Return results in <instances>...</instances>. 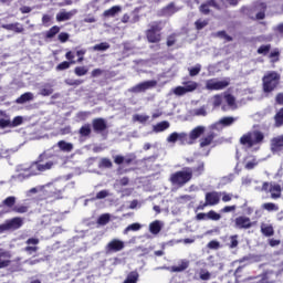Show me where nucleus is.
I'll list each match as a JSON object with an SVG mask.
<instances>
[{"instance_id":"1","label":"nucleus","mask_w":283,"mask_h":283,"mask_svg":"<svg viewBox=\"0 0 283 283\" xmlns=\"http://www.w3.org/2000/svg\"><path fill=\"white\" fill-rule=\"evenodd\" d=\"M52 154L48 153V150H44L38 156L36 160L31 163L27 171H31V176H41V174H44V171L54 169L56 161L50 160Z\"/></svg>"},{"instance_id":"2","label":"nucleus","mask_w":283,"mask_h":283,"mask_svg":"<svg viewBox=\"0 0 283 283\" xmlns=\"http://www.w3.org/2000/svg\"><path fill=\"white\" fill-rule=\"evenodd\" d=\"M281 78L282 76L280 75V73L275 71H270L265 73L262 77L264 94H271V92H275V90H277V85H280Z\"/></svg>"},{"instance_id":"3","label":"nucleus","mask_w":283,"mask_h":283,"mask_svg":"<svg viewBox=\"0 0 283 283\" xmlns=\"http://www.w3.org/2000/svg\"><path fill=\"white\" fill-rule=\"evenodd\" d=\"M191 167H185L182 170L171 174L169 178L175 187H185V185L191 182Z\"/></svg>"},{"instance_id":"4","label":"nucleus","mask_w":283,"mask_h":283,"mask_svg":"<svg viewBox=\"0 0 283 283\" xmlns=\"http://www.w3.org/2000/svg\"><path fill=\"white\" fill-rule=\"evenodd\" d=\"M264 142V133L260 130H253L248 134H244L240 138L241 145H248V147H253L255 145H261Z\"/></svg>"},{"instance_id":"5","label":"nucleus","mask_w":283,"mask_h":283,"mask_svg":"<svg viewBox=\"0 0 283 283\" xmlns=\"http://www.w3.org/2000/svg\"><path fill=\"white\" fill-rule=\"evenodd\" d=\"M220 198H222V192L210 191L206 193V201H200L196 208V211H205L206 207H216L220 205Z\"/></svg>"},{"instance_id":"6","label":"nucleus","mask_w":283,"mask_h":283,"mask_svg":"<svg viewBox=\"0 0 283 283\" xmlns=\"http://www.w3.org/2000/svg\"><path fill=\"white\" fill-rule=\"evenodd\" d=\"M23 227V218L15 217L6 220L0 224V233H6V231H17Z\"/></svg>"},{"instance_id":"7","label":"nucleus","mask_w":283,"mask_h":283,"mask_svg":"<svg viewBox=\"0 0 283 283\" xmlns=\"http://www.w3.org/2000/svg\"><path fill=\"white\" fill-rule=\"evenodd\" d=\"M180 145H192L191 139L187 133H172L167 137V143H178Z\"/></svg>"},{"instance_id":"8","label":"nucleus","mask_w":283,"mask_h":283,"mask_svg":"<svg viewBox=\"0 0 283 283\" xmlns=\"http://www.w3.org/2000/svg\"><path fill=\"white\" fill-rule=\"evenodd\" d=\"M156 85H158V82L154 80L145 81L130 87L128 92H132L133 94H140V92H147V90H151V87H156Z\"/></svg>"},{"instance_id":"9","label":"nucleus","mask_w":283,"mask_h":283,"mask_svg":"<svg viewBox=\"0 0 283 283\" xmlns=\"http://www.w3.org/2000/svg\"><path fill=\"white\" fill-rule=\"evenodd\" d=\"M123 249H125V241L119 239L111 240L105 247L106 253H118L123 251Z\"/></svg>"},{"instance_id":"10","label":"nucleus","mask_w":283,"mask_h":283,"mask_svg":"<svg viewBox=\"0 0 283 283\" xmlns=\"http://www.w3.org/2000/svg\"><path fill=\"white\" fill-rule=\"evenodd\" d=\"M92 128L95 134H103L107 129V120L103 117H97L92 120Z\"/></svg>"},{"instance_id":"11","label":"nucleus","mask_w":283,"mask_h":283,"mask_svg":"<svg viewBox=\"0 0 283 283\" xmlns=\"http://www.w3.org/2000/svg\"><path fill=\"white\" fill-rule=\"evenodd\" d=\"M251 227H253V223L249 217L240 216L234 219L235 229H251Z\"/></svg>"},{"instance_id":"12","label":"nucleus","mask_w":283,"mask_h":283,"mask_svg":"<svg viewBox=\"0 0 283 283\" xmlns=\"http://www.w3.org/2000/svg\"><path fill=\"white\" fill-rule=\"evenodd\" d=\"M206 87L207 90H214V91H219V90H224L226 87H229V82L227 81H216V80H209L206 83Z\"/></svg>"},{"instance_id":"13","label":"nucleus","mask_w":283,"mask_h":283,"mask_svg":"<svg viewBox=\"0 0 283 283\" xmlns=\"http://www.w3.org/2000/svg\"><path fill=\"white\" fill-rule=\"evenodd\" d=\"M10 258H12L10 251L0 249V269H8V266H10V263L12 262Z\"/></svg>"},{"instance_id":"14","label":"nucleus","mask_w":283,"mask_h":283,"mask_svg":"<svg viewBox=\"0 0 283 283\" xmlns=\"http://www.w3.org/2000/svg\"><path fill=\"white\" fill-rule=\"evenodd\" d=\"M80 140H87L92 136V124L86 123L78 129Z\"/></svg>"},{"instance_id":"15","label":"nucleus","mask_w":283,"mask_h":283,"mask_svg":"<svg viewBox=\"0 0 283 283\" xmlns=\"http://www.w3.org/2000/svg\"><path fill=\"white\" fill-rule=\"evenodd\" d=\"M206 130L207 128L205 126L195 127L188 135V137L190 138V143H192L193 145L196 143V139L200 138V136H202V134H205Z\"/></svg>"},{"instance_id":"16","label":"nucleus","mask_w":283,"mask_h":283,"mask_svg":"<svg viewBox=\"0 0 283 283\" xmlns=\"http://www.w3.org/2000/svg\"><path fill=\"white\" fill-rule=\"evenodd\" d=\"M1 28L3 30H9L11 32H15V34H21L24 32L23 24L15 22V23H10V24H2Z\"/></svg>"},{"instance_id":"17","label":"nucleus","mask_w":283,"mask_h":283,"mask_svg":"<svg viewBox=\"0 0 283 283\" xmlns=\"http://www.w3.org/2000/svg\"><path fill=\"white\" fill-rule=\"evenodd\" d=\"M189 260L184 259L179 261L178 265H172L170 268L171 273H182V271H187V269H189Z\"/></svg>"},{"instance_id":"18","label":"nucleus","mask_w":283,"mask_h":283,"mask_svg":"<svg viewBox=\"0 0 283 283\" xmlns=\"http://www.w3.org/2000/svg\"><path fill=\"white\" fill-rule=\"evenodd\" d=\"M78 12V10L73 9L71 11H61L56 14V21L59 22H63V21H70V19H72V17H74V14H76Z\"/></svg>"},{"instance_id":"19","label":"nucleus","mask_w":283,"mask_h":283,"mask_svg":"<svg viewBox=\"0 0 283 283\" xmlns=\"http://www.w3.org/2000/svg\"><path fill=\"white\" fill-rule=\"evenodd\" d=\"M269 192L271 193L272 200H277L282 198V186L279 184H271Z\"/></svg>"},{"instance_id":"20","label":"nucleus","mask_w":283,"mask_h":283,"mask_svg":"<svg viewBox=\"0 0 283 283\" xmlns=\"http://www.w3.org/2000/svg\"><path fill=\"white\" fill-rule=\"evenodd\" d=\"M123 11V8L120 6H114L111 9H107L103 12V17L105 19H112L116 17V14H119V12Z\"/></svg>"},{"instance_id":"21","label":"nucleus","mask_w":283,"mask_h":283,"mask_svg":"<svg viewBox=\"0 0 283 283\" xmlns=\"http://www.w3.org/2000/svg\"><path fill=\"white\" fill-rule=\"evenodd\" d=\"M205 174V161L199 160L197 163V166L191 168V178H193V176H202Z\"/></svg>"},{"instance_id":"22","label":"nucleus","mask_w":283,"mask_h":283,"mask_svg":"<svg viewBox=\"0 0 283 283\" xmlns=\"http://www.w3.org/2000/svg\"><path fill=\"white\" fill-rule=\"evenodd\" d=\"M30 101H34V94L27 92L22 94L20 97L15 99L18 105H24V103H30Z\"/></svg>"},{"instance_id":"23","label":"nucleus","mask_w":283,"mask_h":283,"mask_svg":"<svg viewBox=\"0 0 283 283\" xmlns=\"http://www.w3.org/2000/svg\"><path fill=\"white\" fill-rule=\"evenodd\" d=\"M256 8L260 10L256 15L255 19L258 21H262L263 19H266V2H260Z\"/></svg>"},{"instance_id":"24","label":"nucleus","mask_w":283,"mask_h":283,"mask_svg":"<svg viewBox=\"0 0 283 283\" xmlns=\"http://www.w3.org/2000/svg\"><path fill=\"white\" fill-rule=\"evenodd\" d=\"M40 96H52L54 94V85L46 83L44 84L39 92Z\"/></svg>"},{"instance_id":"25","label":"nucleus","mask_w":283,"mask_h":283,"mask_svg":"<svg viewBox=\"0 0 283 283\" xmlns=\"http://www.w3.org/2000/svg\"><path fill=\"white\" fill-rule=\"evenodd\" d=\"M237 262H239V264H242L244 262H247V264H253V262H260V256L255 254H247L243 258L239 259Z\"/></svg>"},{"instance_id":"26","label":"nucleus","mask_w":283,"mask_h":283,"mask_svg":"<svg viewBox=\"0 0 283 283\" xmlns=\"http://www.w3.org/2000/svg\"><path fill=\"white\" fill-rule=\"evenodd\" d=\"M214 138H216V133L208 134L206 137H202L200 139L199 147H201V148L209 147V145H211L213 143Z\"/></svg>"},{"instance_id":"27","label":"nucleus","mask_w":283,"mask_h":283,"mask_svg":"<svg viewBox=\"0 0 283 283\" xmlns=\"http://www.w3.org/2000/svg\"><path fill=\"white\" fill-rule=\"evenodd\" d=\"M148 28L147 32H157L160 34V30L165 28V23H163V21H154L149 23Z\"/></svg>"},{"instance_id":"28","label":"nucleus","mask_w":283,"mask_h":283,"mask_svg":"<svg viewBox=\"0 0 283 283\" xmlns=\"http://www.w3.org/2000/svg\"><path fill=\"white\" fill-rule=\"evenodd\" d=\"M57 147L60 148L61 151H65L66 154H70V151H73L74 149V144L67 143L65 140H60L57 143Z\"/></svg>"},{"instance_id":"29","label":"nucleus","mask_w":283,"mask_h":283,"mask_svg":"<svg viewBox=\"0 0 283 283\" xmlns=\"http://www.w3.org/2000/svg\"><path fill=\"white\" fill-rule=\"evenodd\" d=\"M244 167L248 169V171H251V169H255V167H258V159H255V157L248 156L244 158Z\"/></svg>"},{"instance_id":"30","label":"nucleus","mask_w":283,"mask_h":283,"mask_svg":"<svg viewBox=\"0 0 283 283\" xmlns=\"http://www.w3.org/2000/svg\"><path fill=\"white\" fill-rule=\"evenodd\" d=\"M14 205H17V197L14 196H10V197H7L4 200H2L1 202V206L2 207H7L8 209H14Z\"/></svg>"},{"instance_id":"31","label":"nucleus","mask_w":283,"mask_h":283,"mask_svg":"<svg viewBox=\"0 0 283 283\" xmlns=\"http://www.w3.org/2000/svg\"><path fill=\"white\" fill-rule=\"evenodd\" d=\"M139 277L140 274H138V271H132L126 275L123 283H138Z\"/></svg>"},{"instance_id":"32","label":"nucleus","mask_w":283,"mask_h":283,"mask_svg":"<svg viewBox=\"0 0 283 283\" xmlns=\"http://www.w3.org/2000/svg\"><path fill=\"white\" fill-rule=\"evenodd\" d=\"M281 54L280 49L275 48L269 53L268 59H270L271 63H277L280 62Z\"/></svg>"},{"instance_id":"33","label":"nucleus","mask_w":283,"mask_h":283,"mask_svg":"<svg viewBox=\"0 0 283 283\" xmlns=\"http://www.w3.org/2000/svg\"><path fill=\"white\" fill-rule=\"evenodd\" d=\"M149 231L153 233V235H158L160 231H163V226L160 224V221L156 220L149 224Z\"/></svg>"},{"instance_id":"34","label":"nucleus","mask_w":283,"mask_h":283,"mask_svg":"<svg viewBox=\"0 0 283 283\" xmlns=\"http://www.w3.org/2000/svg\"><path fill=\"white\" fill-rule=\"evenodd\" d=\"M182 85L187 94H189L190 92H196V90H198V82L195 81L182 82Z\"/></svg>"},{"instance_id":"35","label":"nucleus","mask_w":283,"mask_h":283,"mask_svg":"<svg viewBox=\"0 0 283 283\" xmlns=\"http://www.w3.org/2000/svg\"><path fill=\"white\" fill-rule=\"evenodd\" d=\"M61 32V27L54 25L49 31L44 33V38L48 39H54L59 33Z\"/></svg>"},{"instance_id":"36","label":"nucleus","mask_w":283,"mask_h":283,"mask_svg":"<svg viewBox=\"0 0 283 283\" xmlns=\"http://www.w3.org/2000/svg\"><path fill=\"white\" fill-rule=\"evenodd\" d=\"M261 233L265 235V238H271L272 235H275V230L273 229V226H261Z\"/></svg>"},{"instance_id":"37","label":"nucleus","mask_w":283,"mask_h":283,"mask_svg":"<svg viewBox=\"0 0 283 283\" xmlns=\"http://www.w3.org/2000/svg\"><path fill=\"white\" fill-rule=\"evenodd\" d=\"M146 36L149 43H159L160 41V33L154 31H146Z\"/></svg>"},{"instance_id":"38","label":"nucleus","mask_w":283,"mask_h":283,"mask_svg":"<svg viewBox=\"0 0 283 283\" xmlns=\"http://www.w3.org/2000/svg\"><path fill=\"white\" fill-rule=\"evenodd\" d=\"M224 101L230 109H238V104L235 103V96L231 94L224 95Z\"/></svg>"},{"instance_id":"39","label":"nucleus","mask_w":283,"mask_h":283,"mask_svg":"<svg viewBox=\"0 0 283 283\" xmlns=\"http://www.w3.org/2000/svg\"><path fill=\"white\" fill-rule=\"evenodd\" d=\"M235 120H238V117H222L219 120V125H222L223 127H231V125H233V123H235Z\"/></svg>"},{"instance_id":"40","label":"nucleus","mask_w":283,"mask_h":283,"mask_svg":"<svg viewBox=\"0 0 283 283\" xmlns=\"http://www.w3.org/2000/svg\"><path fill=\"white\" fill-rule=\"evenodd\" d=\"M283 126V108H280L274 115V127Z\"/></svg>"},{"instance_id":"41","label":"nucleus","mask_w":283,"mask_h":283,"mask_svg":"<svg viewBox=\"0 0 283 283\" xmlns=\"http://www.w3.org/2000/svg\"><path fill=\"white\" fill-rule=\"evenodd\" d=\"M166 129H169V122H160L153 127L156 134H160V132H165Z\"/></svg>"},{"instance_id":"42","label":"nucleus","mask_w":283,"mask_h":283,"mask_svg":"<svg viewBox=\"0 0 283 283\" xmlns=\"http://www.w3.org/2000/svg\"><path fill=\"white\" fill-rule=\"evenodd\" d=\"M262 209H264V211H269V213H272L274 211H280V206H277V203L266 202L262 205Z\"/></svg>"},{"instance_id":"43","label":"nucleus","mask_w":283,"mask_h":283,"mask_svg":"<svg viewBox=\"0 0 283 283\" xmlns=\"http://www.w3.org/2000/svg\"><path fill=\"white\" fill-rule=\"evenodd\" d=\"M74 63H76L75 61H64V62H61L60 64L56 65L55 70L56 72H63L65 70H70V67L72 65H74Z\"/></svg>"},{"instance_id":"44","label":"nucleus","mask_w":283,"mask_h":283,"mask_svg":"<svg viewBox=\"0 0 283 283\" xmlns=\"http://www.w3.org/2000/svg\"><path fill=\"white\" fill-rule=\"evenodd\" d=\"M111 45L107 42H102L99 44H95L92 50L94 52H107V50H109Z\"/></svg>"},{"instance_id":"45","label":"nucleus","mask_w":283,"mask_h":283,"mask_svg":"<svg viewBox=\"0 0 283 283\" xmlns=\"http://www.w3.org/2000/svg\"><path fill=\"white\" fill-rule=\"evenodd\" d=\"M163 14L165 17H171V14H176V6L174 4V2L169 3L163 9Z\"/></svg>"},{"instance_id":"46","label":"nucleus","mask_w":283,"mask_h":283,"mask_svg":"<svg viewBox=\"0 0 283 283\" xmlns=\"http://www.w3.org/2000/svg\"><path fill=\"white\" fill-rule=\"evenodd\" d=\"M114 165L112 164V159L109 158H102L98 163L99 169H112Z\"/></svg>"},{"instance_id":"47","label":"nucleus","mask_w":283,"mask_h":283,"mask_svg":"<svg viewBox=\"0 0 283 283\" xmlns=\"http://www.w3.org/2000/svg\"><path fill=\"white\" fill-rule=\"evenodd\" d=\"M23 171H28V174H19L15 176V180H18L19 182H23V180H28V178H32V170H28V168L23 169Z\"/></svg>"},{"instance_id":"48","label":"nucleus","mask_w":283,"mask_h":283,"mask_svg":"<svg viewBox=\"0 0 283 283\" xmlns=\"http://www.w3.org/2000/svg\"><path fill=\"white\" fill-rule=\"evenodd\" d=\"M64 83H65V85H69L70 87H78V85H83V83H85V81L66 78V80H64Z\"/></svg>"},{"instance_id":"49","label":"nucleus","mask_w":283,"mask_h":283,"mask_svg":"<svg viewBox=\"0 0 283 283\" xmlns=\"http://www.w3.org/2000/svg\"><path fill=\"white\" fill-rule=\"evenodd\" d=\"M269 52H271V44H262L256 50V53L262 54V56H268Z\"/></svg>"},{"instance_id":"50","label":"nucleus","mask_w":283,"mask_h":283,"mask_svg":"<svg viewBox=\"0 0 283 283\" xmlns=\"http://www.w3.org/2000/svg\"><path fill=\"white\" fill-rule=\"evenodd\" d=\"M201 70H202V65H200V64H196L195 66L189 67L188 69L189 76H198V74H200Z\"/></svg>"},{"instance_id":"51","label":"nucleus","mask_w":283,"mask_h":283,"mask_svg":"<svg viewBox=\"0 0 283 283\" xmlns=\"http://www.w3.org/2000/svg\"><path fill=\"white\" fill-rule=\"evenodd\" d=\"M87 72H90V70L87 69V66H76L74 69V74L76 76H85L87 74Z\"/></svg>"},{"instance_id":"52","label":"nucleus","mask_w":283,"mask_h":283,"mask_svg":"<svg viewBox=\"0 0 283 283\" xmlns=\"http://www.w3.org/2000/svg\"><path fill=\"white\" fill-rule=\"evenodd\" d=\"M133 120L135 123H147L149 120V116L148 115L135 114L133 116Z\"/></svg>"},{"instance_id":"53","label":"nucleus","mask_w":283,"mask_h":283,"mask_svg":"<svg viewBox=\"0 0 283 283\" xmlns=\"http://www.w3.org/2000/svg\"><path fill=\"white\" fill-rule=\"evenodd\" d=\"M140 223H133L125 228L124 235H127L128 231H140Z\"/></svg>"},{"instance_id":"54","label":"nucleus","mask_w":283,"mask_h":283,"mask_svg":"<svg viewBox=\"0 0 283 283\" xmlns=\"http://www.w3.org/2000/svg\"><path fill=\"white\" fill-rule=\"evenodd\" d=\"M207 25H209V20L199 19L195 22V27L197 30H205Z\"/></svg>"},{"instance_id":"55","label":"nucleus","mask_w":283,"mask_h":283,"mask_svg":"<svg viewBox=\"0 0 283 283\" xmlns=\"http://www.w3.org/2000/svg\"><path fill=\"white\" fill-rule=\"evenodd\" d=\"M109 223V214L105 213L99 216L97 219V224H101L102 227H105V224Z\"/></svg>"},{"instance_id":"56","label":"nucleus","mask_w":283,"mask_h":283,"mask_svg":"<svg viewBox=\"0 0 283 283\" xmlns=\"http://www.w3.org/2000/svg\"><path fill=\"white\" fill-rule=\"evenodd\" d=\"M65 213H67V211H65V212H54V213L51 214V218L55 222H61L65 218Z\"/></svg>"},{"instance_id":"57","label":"nucleus","mask_w":283,"mask_h":283,"mask_svg":"<svg viewBox=\"0 0 283 283\" xmlns=\"http://www.w3.org/2000/svg\"><path fill=\"white\" fill-rule=\"evenodd\" d=\"M193 116H207V107L201 106L192 111Z\"/></svg>"},{"instance_id":"58","label":"nucleus","mask_w":283,"mask_h":283,"mask_svg":"<svg viewBox=\"0 0 283 283\" xmlns=\"http://www.w3.org/2000/svg\"><path fill=\"white\" fill-rule=\"evenodd\" d=\"M172 94H175V96H185V94H187V91L185 86H177L172 90Z\"/></svg>"},{"instance_id":"59","label":"nucleus","mask_w":283,"mask_h":283,"mask_svg":"<svg viewBox=\"0 0 283 283\" xmlns=\"http://www.w3.org/2000/svg\"><path fill=\"white\" fill-rule=\"evenodd\" d=\"M199 277L200 280H203L205 282L211 280V272L207 270H200L199 272Z\"/></svg>"},{"instance_id":"60","label":"nucleus","mask_w":283,"mask_h":283,"mask_svg":"<svg viewBox=\"0 0 283 283\" xmlns=\"http://www.w3.org/2000/svg\"><path fill=\"white\" fill-rule=\"evenodd\" d=\"M29 209L28 206H15L12 208V211H14V213H28Z\"/></svg>"},{"instance_id":"61","label":"nucleus","mask_w":283,"mask_h":283,"mask_svg":"<svg viewBox=\"0 0 283 283\" xmlns=\"http://www.w3.org/2000/svg\"><path fill=\"white\" fill-rule=\"evenodd\" d=\"M222 218V216L213 210H210L208 212V220H213V221H218Z\"/></svg>"},{"instance_id":"62","label":"nucleus","mask_w":283,"mask_h":283,"mask_svg":"<svg viewBox=\"0 0 283 283\" xmlns=\"http://www.w3.org/2000/svg\"><path fill=\"white\" fill-rule=\"evenodd\" d=\"M57 40L60 41V43H67V41H70V33L67 32L59 33Z\"/></svg>"},{"instance_id":"63","label":"nucleus","mask_w":283,"mask_h":283,"mask_svg":"<svg viewBox=\"0 0 283 283\" xmlns=\"http://www.w3.org/2000/svg\"><path fill=\"white\" fill-rule=\"evenodd\" d=\"M109 196V190H101L96 193V197L94 200H104V198H107Z\"/></svg>"},{"instance_id":"64","label":"nucleus","mask_w":283,"mask_h":283,"mask_svg":"<svg viewBox=\"0 0 283 283\" xmlns=\"http://www.w3.org/2000/svg\"><path fill=\"white\" fill-rule=\"evenodd\" d=\"M134 160H136V154H129L126 157H124L125 165H132Z\"/></svg>"}]
</instances>
